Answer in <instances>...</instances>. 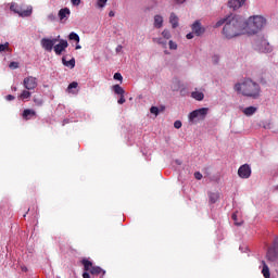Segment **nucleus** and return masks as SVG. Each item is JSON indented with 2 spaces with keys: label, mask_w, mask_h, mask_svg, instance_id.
<instances>
[{
  "label": "nucleus",
  "mask_w": 278,
  "mask_h": 278,
  "mask_svg": "<svg viewBox=\"0 0 278 278\" xmlns=\"http://www.w3.org/2000/svg\"><path fill=\"white\" fill-rule=\"evenodd\" d=\"M235 90L243 97H250L251 99H257L262 92L260 84L253 81L251 78L243 79L242 83H237L235 85Z\"/></svg>",
  "instance_id": "nucleus-1"
},
{
  "label": "nucleus",
  "mask_w": 278,
  "mask_h": 278,
  "mask_svg": "<svg viewBox=\"0 0 278 278\" xmlns=\"http://www.w3.org/2000/svg\"><path fill=\"white\" fill-rule=\"evenodd\" d=\"M223 34L228 40L245 34L244 24L238 17H230L223 28Z\"/></svg>",
  "instance_id": "nucleus-2"
},
{
  "label": "nucleus",
  "mask_w": 278,
  "mask_h": 278,
  "mask_svg": "<svg viewBox=\"0 0 278 278\" xmlns=\"http://www.w3.org/2000/svg\"><path fill=\"white\" fill-rule=\"evenodd\" d=\"M266 26V18L264 16L255 15L252 17H249L245 24H243V29L245 34H249L250 36H253L254 34H257L264 29Z\"/></svg>",
  "instance_id": "nucleus-3"
},
{
  "label": "nucleus",
  "mask_w": 278,
  "mask_h": 278,
  "mask_svg": "<svg viewBox=\"0 0 278 278\" xmlns=\"http://www.w3.org/2000/svg\"><path fill=\"white\" fill-rule=\"evenodd\" d=\"M81 264L84 266V270L90 271V275H93L94 277H98V275H101V277L105 276V270L99 266H93L92 262H90L88 258H83Z\"/></svg>",
  "instance_id": "nucleus-4"
},
{
  "label": "nucleus",
  "mask_w": 278,
  "mask_h": 278,
  "mask_svg": "<svg viewBox=\"0 0 278 278\" xmlns=\"http://www.w3.org/2000/svg\"><path fill=\"white\" fill-rule=\"evenodd\" d=\"M208 109L207 108H202L192 111L188 118L190 123H199V121H205V117L207 116Z\"/></svg>",
  "instance_id": "nucleus-5"
},
{
  "label": "nucleus",
  "mask_w": 278,
  "mask_h": 278,
  "mask_svg": "<svg viewBox=\"0 0 278 278\" xmlns=\"http://www.w3.org/2000/svg\"><path fill=\"white\" fill-rule=\"evenodd\" d=\"M10 10L11 12H14V14H18V16H22V18L29 16L33 12L31 7H27V9H24L23 5H18L15 2L11 3Z\"/></svg>",
  "instance_id": "nucleus-6"
},
{
  "label": "nucleus",
  "mask_w": 278,
  "mask_h": 278,
  "mask_svg": "<svg viewBox=\"0 0 278 278\" xmlns=\"http://www.w3.org/2000/svg\"><path fill=\"white\" fill-rule=\"evenodd\" d=\"M267 262H277L278 260V237L273 241V245L268 248L266 253Z\"/></svg>",
  "instance_id": "nucleus-7"
},
{
  "label": "nucleus",
  "mask_w": 278,
  "mask_h": 278,
  "mask_svg": "<svg viewBox=\"0 0 278 278\" xmlns=\"http://www.w3.org/2000/svg\"><path fill=\"white\" fill-rule=\"evenodd\" d=\"M255 49L261 53H270L273 49L270 48V43L264 37H260L255 40Z\"/></svg>",
  "instance_id": "nucleus-8"
},
{
  "label": "nucleus",
  "mask_w": 278,
  "mask_h": 278,
  "mask_svg": "<svg viewBox=\"0 0 278 278\" xmlns=\"http://www.w3.org/2000/svg\"><path fill=\"white\" fill-rule=\"evenodd\" d=\"M23 85L26 90H36L38 88V80L36 77L28 76L24 78Z\"/></svg>",
  "instance_id": "nucleus-9"
},
{
  "label": "nucleus",
  "mask_w": 278,
  "mask_h": 278,
  "mask_svg": "<svg viewBox=\"0 0 278 278\" xmlns=\"http://www.w3.org/2000/svg\"><path fill=\"white\" fill-rule=\"evenodd\" d=\"M55 42H58V39H49V38H42L41 39V47L45 49V51H53L55 47Z\"/></svg>",
  "instance_id": "nucleus-10"
},
{
  "label": "nucleus",
  "mask_w": 278,
  "mask_h": 278,
  "mask_svg": "<svg viewBox=\"0 0 278 278\" xmlns=\"http://www.w3.org/2000/svg\"><path fill=\"white\" fill-rule=\"evenodd\" d=\"M238 175L241 179H249L251 177V166L249 164H244L239 167Z\"/></svg>",
  "instance_id": "nucleus-11"
},
{
  "label": "nucleus",
  "mask_w": 278,
  "mask_h": 278,
  "mask_svg": "<svg viewBox=\"0 0 278 278\" xmlns=\"http://www.w3.org/2000/svg\"><path fill=\"white\" fill-rule=\"evenodd\" d=\"M191 29H192L193 34L197 36H203V34H205V28L203 26H201V22H199V21H195L191 25Z\"/></svg>",
  "instance_id": "nucleus-12"
},
{
  "label": "nucleus",
  "mask_w": 278,
  "mask_h": 278,
  "mask_svg": "<svg viewBox=\"0 0 278 278\" xmlns=\"http://www.w3.org/2000/svg\"><path fill=\"white\" fill-rule=\"evenodd\" d=\"M68 48V41L61 39L59 45L54 46V53L60 55L63 51H66Z\"/></svg>",
  "instance_id": "nucleus-13"
},
{
  "label": "nucleus",
  "mask_w": 278,
  "mask_h": 278,
  "mask_svg": "<svg viewBox=\"0 0 278 278\" xmlns=\"http://www.w3.org/2000/svg\"><path fill=\"white\" fill-rule=\"evenodd\" d=\"M245 2L247 0H229L228 8H230V10H240Z\"/></svg>",
  "instance_id": "nucleus-14"
},
{
  "label": "nucleus",
  "mask_w": 278,
  "mask_h": 278,
  "mask_svg": "<svg viewBox=\"0 0 278 278\" xmlns=\"http://www.w3.org/2000/svg\"><path fill=\"white\" fill-rule=\"evenodd\" d=\"M70 16H71V9L64 8L59 11L60 21H64V18L68 20Z\"/></svg>",
  "instance_id": "nucleus-15"
},
{
  "label": "nucleus",
  "mask_w": 278,
  "mask_h": 278,
  "mask_svg": "<svg viewBox=\"0 0 278 278\" xmlns=\"http://www.w3.org/2000/svg\"><path fill=\"white\" fill-rule=\"evenodd\" d=\"M31 116H36V111L31 109H25L22 113V118H24V121H29Z\"/></svg>",
  "instance_id": "nucleus-16"
},
{
  "label": "nucleus",
  "mask_w": 278,
  "mask_h": 278,
  "mask_svg": "<svg viewBox=\"0 0 278 278\" xmlns=\"http://www.w3.org/2000/svg\"><path fill=\"white\" fill-rule=\"evenodd\" d=\"M169 23H170L173 29H177V27H179V17H177V15H175V13H172L169 16Z\"/></svg>",
  "instance_id": "nucleus-17"
},
{
  "label": "nucleus",
  "mask_w": 278,
  "mask_h": 278,
  "mask_svg": "<svg viewBox=\"0 0 278 278\" xmlns=\"http://www.w3.org/2000/svg\"><path fill=\"white\" fill-rule=\"evenodd\" d=\"M164 25V17H162V15H155L154 16V27L156 29H162Z\"/></svg>",
  "instance_id": "nucleus-18"
},
{
  "label": "nucleus",
  "mask_w": 278,
  "mask_h": 278,
  "mask_svg": "<svg viewBox=\"0 0 278 278\" xmlns=\"http://www.w3.org/2000/svg\"><path fill=\"white\" fill-rule=\"evenodd\" d=\"M262 264H263L262 275L265 278H270V268H268L266 261H262Z\"/></svg>",
  "instance_id": "nucleus-19"
},
{
  "label": "nucleus",
  "mask_w": 278,
  "mask_h": 278,
  "mask_svg": "<svg viewBox=\"0 0 278 278\" xmlns=\"http://www.w3.org/2000/svg\"><path fill=\"white\" fill-rule=\"evenodd\" d=\"M62 63L64 66H67L68 68H75V58L71 59L70 61H66V56H63Z\"/></svg>",
  "instance_id": "nucleus-20"
},
{
  "label": "nucleus",
  "mask_w": 278,
  "mask_h": 278,
  "mask_svg": "<svg viewBox=\"0 0 278 278\" xmlns=\"http://www.w3.org/2000/svg\"><path fill=\"white\" fill-rule=\"evenodd\" d=\"M257 112V108L255 106H248L243 110V114L245 116H253V114H255Z\"/></svg>",
  "instance_id": "nucleus-21"
},
{
  "label": "nucleus",
  "mask_w": 278,
  "mask_h": 278,
  "mask_svg": "<svg viewBox=\"0 0 278 278\" xmlns=\"http://www.w3.org/2000/svg\"><path fill=\"white\" fill-rule=\"evenodd\" d=\"M191 97L192 99H195V101H203V99H205V94H203L201 91H193Z\"/></svg>",
  "instance_id": "nucleus-22"
},
{
  "label": "nucleus",
  "mask_w": 278,
  "mask_h": 278,
  "mask_svg": "<svg viewBox=\"0 0 278 278\" xmlns=\"http://www.w3.org/2000/svg\"><path fill=\"white\" fill-rule=\"evenodd\" d=\"M112 88H113V92L115 94H118L119 97L125 94V89H123V87H121V85H114Z\"/></svg>",
  "instance_id": "nucleus-23"
},
{
  "label": "nucleus",
  "mask_w": 278,
  "mask_h": 278,
  "mask_svg": "<svg viewBox=\"0 0 278 278\" xmlns=\"http://www.w3.org/2000/svg\"><path fill=\"white\" fill-rule=\"evenodd\" d=\"M33 101L35 103V105H37V108H41V105H43L45 100H42V96L38 94V96H34Z\"/></svg>",
  "instance_id": "nucleus-24"
},
{
  "label": "nucleus",
  "mask_w": 278,
  "mask_h": 278,
  "mask_svg": "<svg viewBox=\"0 0 278 278\" xmlns=\"http://www.w3.org/2000/svg\"><path fill=\"white\" fill-rule=\"evenodd\" d=\"M220 199V194L218 192L208 193L210 203H216Z\"/></svg>",
  "instance_id": "nucleus-25"
},
{
  "label": "nucleus",
  "mask_w": 278,
  "mask_h": 278,
  "mask_svg": "<svg viewBox=\"0 0 278 278\" xmlns=\"http://www.w3.org/2000/svg\"><path fill=\"white\" fill-rule=\"evenodd\" d=\"M30 98H31V92H29V90H23L22 93L18 96V99H21V101H25Z\"/></svg>",
  "instance_id": "nucleus-26"
},
{
  "label": "nucleus",
  "mask_w": 278,
  "mask_h": 278,
  "mask_svg": "<svg viewBox=\"0 0 278 278\" xmlns=\"http://www.w3.org/2000/svg\"><path fill=\"white\" fill-rule=\"evenodd\" d=\"M233 15L227 16L225 18L219 20L216 24L215 27H222V25H225V23H229L230 20L232 18Z\"/></svg>",
  "instance_id": "nucleus-27"
},
{
  "label": "nucleus",
  "mask_w": 278,
  "mask_h": 278,
  "mask_svg": "<svg viewBox=\"0 0 278 278\" xmlns=\"http://www.w3.org/2000/svg\"><path fill=\"white\" fill-rule=\"evenodd\" d=\"M68 39L70 40H74L75 42H77V45H79V35H77V33H71L70 35H68Z\"/></svg>",
  "instance_id": "nucleus-28"
},
{
  "label": "nucleus",
  "mask_w": 278,
  "mask_h": 278,
  "mask_svg": "<svg viewBox=\"0 0 278 278\" xmlns=\"http://www.w3.org/2000/svg\"><path fill=\"white\" fill-rule=\"evenodd\" d=\"M3 51H10V42L0 43V53H3Z\"/></svg>",
  "instance_id": "nucleus-29"
},
{
  "label": "nucleus",
  "mask_w": 278,
  "mask_h": 278,
  "mask_svg": "<svg viewBox=\"0 0 278 278\" xmlns=\"http://www.w3.org/2000/svg\"><path fill=\"white\" fill-rule=\"evenodd\" d=\"M162 36H163V38H165V40H170V38H172V36H170V30L164 29V30L162 31Z\"/></svg>",
  "instance_id": "nucleus-30"
},
{
  "label": "nucleus",
  "mask_w": 278,
  "mask_h": 278,
  "mask_svg": "<svg viewBox=\"0 0 278 278\" xmlns=\"http://www.w3.org/2000/svg\"><path fill=\"white\" fill-rule=\"evenodd\" d=\"M150 112L157 116V114H160V109L157 106H151Z\"/></svg>",
  "instance_id": "nucleus-31"
},
{
  "label": "nucleus",
  "mask_w": 278,
  "mask_h": 278,
  "mask_svg": "<svg viewBox=\"0 0 278 278\" xmlns=\"http://www.w3.org/2000/svg\"><path fill=\"white\" fill-rule=\"evenodd\" d=\"M9 68H11L12 71L18 68V62H14V61L11 62V63L9 64Z\"/></svg>",
  "instance_id": "nucleus-32"
},
{
  "label": "nucleus",
  "mask_w": 278,
  "mask_h": 278,
  "mask_svg": "<svg viewBox=\"0 0 278 278\" xmlns=\"http://www.w3.org/2000/svg\"><path fill=\"white\" fill-rule=\"evenodd\" d=\"M231 218H232V220H235V225H237L238 227H240V225H242V223H238V214L233 213Z\"/></svg>",
  "instance_id": "nucleus-33"
},
{
  "label": "nucleus",
  "mask_w": 278,
  "mask_h": 278,
  "mask_svg": "<svg viewBox=\"0 0 278 278\" xmlns=\"http://www.w3.org/2000/svg\"><path fill=\"white\" fill-rule=\"evenodd\" d=\"M108 3V0H98L97 5L98 8H103Z\"/></svg>",
  "instance_id": "nucleus-34"
},
{
  "label": "nucleus",
  "mask_w": 278,
  "mask_h": 278,
  "mask_svg": "<svg viewBox=\"0 0 278 278\" xmlns=\"http://www.w3.org/2000/svg\"><path fill=\"white\" fill-rule=\"evenodd\" d=\"M77 86H79V84L77 81H73L68 85L67 90H73V88H77Z\"/></svg>",
  "instance_id": "nucleus-35"
},
{
  "label": "nucleus",
  "mask_w": 278,
  "mask_h": 278,
  "mask_svg": "<svg viewBox=\"0 0 278 278\" xmlns=\"http://www.w3.org/2000/svg\"><path fill=\"white\" fill-rule=\"evenodd\" d=\"M155 41L157 42V45H162V47H163L164 49H166V41H163L162 38H157V39H155Z\"/></svg>",
  "instance_id": "nucleus-36"
},
{
  "label": "nucleus",
  "mask_w": 278,
  "mask_h": 278,
  "mask_svg": "<svg viewBox=\"0 0 278 278\" xmlns=\"http://www.w3.org/2000/svg\"><path fill=\"white\" fill-rule=\"evenodd\" d=\"M168 45H169V49H172L173 51H176L177 43H175L173 40H169Z\"/></svg>",
  "instance_id": "nucleus-37"
},
{
  "label": "nucleus",
  "mask_w": 278,
  "mask_h": 278,
  "mask_svg": "<svg viewBox=\"0 0 278 278\" xmlns=\"http://www.w3.org/2000/svg\"><path fill=\"white\" fill-rule=\"evenodd\" d=\"M219 60H220V56H218L217 54L212 56L213 64H218Z\"/></svg>",
  "instance_id": "nucleus-38"
},
{
  "label": "nucleus",
  "mask_w": 278,
  "mask_h": 278,
  "mask_svg": "<svg viewBox=\"0 0 278 278\" xmlns=\"http://www.w3.org/2000/svg\"><path fill=\"white\" fill-rule=\"evenodd\" d=\"M113 77H114V79H116L117 81H123V75H121V73H115Z\"/></svg>",
  "instance_id": "nucleus-39"
},
{
  "label": "nucleus",
  "mask_w": 278,
  "mask_h": 278,
  "mask_svg": "<svg viewBox=\"0 0 278 278\" xmlns=\"http://www.w3.org/2000/svg\"><path fill=\"white\" fill-rule=\"evenodd\" d=\"M125 94L124 96H119V99L117 100V103L119 104V105H123V103H125Z\"/></svg>",
  "instance_id": "nucleus-40"
},
{
  "label": "nucleus",
  "mask_w": 278,
  "mask_h": 278,
  "mask_svg": "<svg viewBox=\"0 0 278 278\" xmlns=\"http://www.w3.org/2000/svg\"><path fill=\"white\" fill-rule=\"evenodd\" d=\"M174 127H175V129H181V121H176L174 123Z\"/></svg>",
  "instance_id": "nucleus-41"
},
{
  "label": "nucleus",
  "mask_w": 278,
  "mask_h": 278,
  "mask_svg": "<svg viewBox=\"0 0 278 278\" xmlns=\"http://www.w3.org/2000/svg\"><path fill=\"white\" fill-rule=\"evenodd\" d=\"M194 177L200 181V179H203V174H201V172H195Z\"/></svg>",
  "instance_id": "nucleus-42"
},
{
  "label": "nucleus",
  "mask_w": 278,
  "mask_h": 278,
  "mask_svg": "<svg viewBox=\"0 0 278 278\" xmlns=\"http://www.w3.org/2000/svg\"><path fill=\"white\" fill-rule=\"evenodd\" d=\"M187 40H192V38H194V33H189L186 36Z\"/></svg>",
  "instance_id": "nucleus-43"
},
{
  "label": "nucleus",
  "mask_w": 278,
  "mask_h": 278,
  "mask_svg": "<svg viewBox=\"0 0 278 278\" xmlns=\"http://www.w3.org/2000/svg\"><path fill=\"white\" fill-rule=\"evenodd\" d=\"M72 4L74 5H79V3H81V0H71Z\"/></svg>",
  "instance_id": "nucleus-44"
},
{
  "label": "nucleus",
  "mask_w": 278,
  "mask_h": 278,
  "mask_svg": "<svg viewBox=\"0 0 278 278\" xmlns=\"http://www.w3.org/2000/svg\"><path fill=\"white\" fill-rule=\"evenodd\" d=\"M7 101H14V96L8 94L7 96Z\"/></svg>",
  "instance_id": "nucleus-45"
},
{
  "label": "nucleus",
  "mask_w": 278,
  "mask_h": 278,
  "mask_svg": "<svg viewBox=\"0 0 278 278\" xmlns=\"http://www.w3.org/2000/svg\"><path fill=\"white\" fill-rule=\"evenodd\" d=\"M83 278H90V274H89L88 271H85V273L83 274Z\"/></svg>",
  "instance_id": "nucleus-46"
},
{
  "label": "nucleus",
  "mask_w": 278,
  "mask_h": 278,
  "mask_svg": "<svg viewBox=\"0 0 278 278\" xmlns=\"http://www.w3.org/2000/svg\"><path fill=\"white\" fill-rule=\"evenodd\" d=\"M109 16H111V17L114 16V11H110Z\"/></svg>",
  "instance_id": "nucleus-47"
},
{
  "label": "nucleus",
  "mask_w": 278,
  "mask_h": 278,
  "mask_svg": "<svg viewBox=\"0 0 278 278\" xmlns=\"http://www.w3.org/2000/svg\"><path fill=\"white\" fill-rule=\"evenodd\" d=\"M186 0H176V3H184Z\"/></svg>",
  "instance_id": "nucleus-48"
},
{
  "label": "nucleus",
  "mask_w": 278,
  "mask_h": 278,
  "mask_svg": "<svg viewBox=\"0 0 278 278\" xmlns=\"http://www.w3.org/2000/svg\"><path fill=\"white\" fill-rule=\"evenodd\" d=\"M76 50H79V49H81V47L79 46V45H76V48H75Z\"/></svg>",
  "instance_id": "nucleus-49"
},
{
  "label": "nucleus",
  "mask_w": 278,
  "mask_h": 278,
  "mask_svg": "<svg viewBox=\"0 0 278 278\" xmlns=\"http://www.w3.org/2000/svg\"><path fill=\"white\" fill-rule=\"evenodd\" d=\"M164 110H165V108H164V106H162V108H161V112H164Z\"/></svg>",
  "instance_id": "nucleus-50"
},
{
  "label": "nucleus",
  "mask_w": 278,
  "mask_h": 278,
  "mask_svg": "<svg viewBox=\"0 0 278 278\" xmlns=\"http://www.w3.org/2000/svg\"><path fill=\"white\" fill-rule=\"evenodd\" d=\"M49 18H53V15H49Z\"/></svg>",
  "instance_id": "nucleus-51"
},
{
  "label": "nucleus",
  "mask_w": 278,
  "mask_h": 278,
  "mask_svg": "<svg viewBox=\"0 0 278 278\" xmlns=\"http://www.w3.org/2000/svg\"><path fill=\"white\" fill-rule=\"evenodd\" d=\"M13 90H16V87H14Z\"/></svg>",
  "instance_id": "nucleus-52"
}]
</instances>
